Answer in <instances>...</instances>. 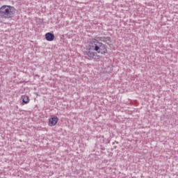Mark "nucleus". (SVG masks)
Here are the masks:
<instances>
[{
    "instance_id": "nucleus-1",
    "label": "nucleus",
    "mask_w": 178,
    "mask_h": 178,
    "mask_svg": "<svg viewBox=\"0 0 178 178\" xmlns=\"http://www.w3.org/2000/svg\"><path fill=\"white\" fill-rule=\"evenodd\" d=\"M97 54H101V55H105V54H108V49H106V46L102 43L99 42L97 39H92L89 42V49L84 52V55L88 56V59L90 60H96L98 62L99 59H101V56Z\"/></svg>"
},
{
    "instance_id": "nucleus-2",
    "label": "nucleus",
    "mask_w": 178,
    "mask_h": 178,
    "mask_svg": "<svg viewBox=\"0 0 178 178\" xmlns=\"http://www.w3.org/2000/svg\"><path fill=\"white\" fill-rule=\"evenodd\" d=\"M16 15V8L12 6L4 5L0 8V17L1 19H12Z\"/></svg>"
},
{
    "instance_id": "nucleus-3",
    "label": "nucleus",
    "mask_w": 178,
    "mask_h": 178,
    "mask_svg": "<svg viewBox=\"0 0 178 178\" xmlns=\"http://www.w3.org/2000/svg\"><path fill=\"white\" fill-rule=\"evenodd\" d=\"M58 122H59V118L55 115H53V117L49 120V123L51 126H55Z\"/></svg>"
},
{
    "instance_id": "nucleus-4",
    "label": "nucleus",
    "mask_w": 178,
    "mask_h": 178,
    "mask_svg": "<svg viewBox=\"0 0 178 178\" xmlns=\"http://www.w3.org/2000/svg\"><path fill=\"white\" fill-rule=\"evenodd\" d=\"M45 38L47 41H54L55 40V35L51 32L47 33L45 34Z\"/></svg>"
},
{
    "instance_id": "nucleus-5",
    "label": "nucleus",
    "mask_w": 178,
    "mask_h": 178,
    "mask_svg": "<svg viewBox=\"0 0 178 178\" xmlns=\"http://www.w3.org/2000/svg\"><path fill=\"white\" fill-rule=\"evenodd\" d=\"M22 102L24 104H29V102H30V99L29 98V96H23Z\"/></svg>"
},
{
    "instance_id": "nucleus-6",
    "label": "nucleus",
    "mask_w": 178,
    "mask_h": 178,
    "mask_svg": "<svg viewBox=\"0 0 178 178\" xmlns=\"http://www.w3.org/2000/svg\"><path fill=\"white\" fill-rule=\"evenodd\" d=\"M103 41L104 42H107V44H109V42H111V38L110 37L104 38Z\"/></svg>"
},
{
    "instance_id": "nucleus-7",
    "label": "nucleus",
    "mask_w": 178,
    "mask_h": 178,
    "mask_svg": "<svg viewBox=\"0 0 178 178\" xmlns=\"http://www.w3.org/2000/svg\"><path fill=\"white\" fill-rule=\"evenodd\" d=\"M2 172H1V170H0V175H1Z\"/></svg>"
}]
</instances>
